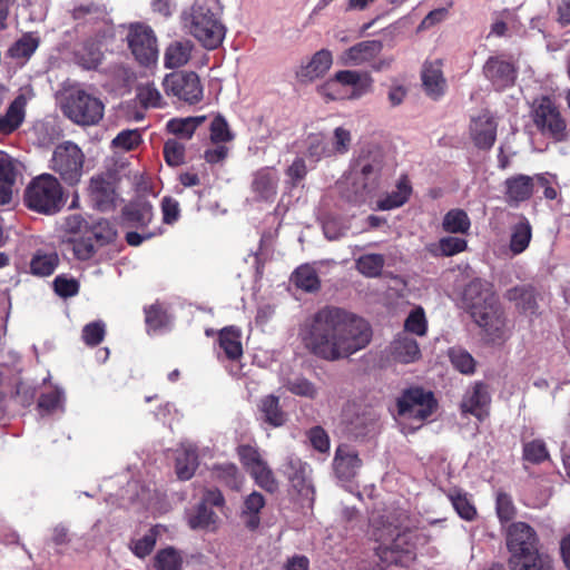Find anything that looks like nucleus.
I'll list each match as a JSON object with an SVG mask.
<instances>
[{
  "label": "nucleus",
  "instance_id": "28",
  "mask_svg": "<svg viewBox=\"0 0 570 570\" xmlns=\"http://www.w3.org/2000/svg\"><path fill=\"white\" fill-rule=\"evenodd\" d=\"M505 198L509 204L518 205L533 194V179L527 175H515L505 180Z\"/></svg>",
  "mask_w": 570,
  "mask_h": 570
},
{
  "label": "nucleus",
  "instance_id": "17",
  "mask_svg": "<svg viewBox=\"0 0 570 570\" xmlns=\"http://www.w3.org/2000/svg\"><path fill=\"white\" fill-rule=\"evenodd\" d=\"M336 85L352 87L351 98L357 99L372 91L373 78L368 72L340 70L326 82V87L330 89Z\"/></svg>",
  "mask_w": 570,
  "mask_h": 570
},
{
  "label": "nucleus",
  "instance_id": "27",
  "mask_svg": "<svg viewBox=\"0 0 570 570\" xmlns=\"http://www.w3.org/2000/svg\"><path fill=\"white\" fill-rule=\"evenodd\" d=\"M504 297L513 302L520 313L532 315L538 309L537 294L532 285H517L508 289Z\"/></svg>",
  "mask_w": 570,
  "mask_h": 570
},
{
  "label": "nucleus",
  "instance_id": "25",
  "mask_svg": "<svg viewBox=\"0 0 570 570\" xmlns=\"http://www.w3.org/2000/svg\"><path fill=\"white\" fill-rule=\"evenodd\" d=\"M391 355L396 362L409 364L421 357V351L416 340L403 332L399 333L392 341Z\"/></svg>",
  "mask_w": 570,
  "mask_h": 570
},
{
  "label": "nucleus",
  "instance_id": "4",
  "mask_svg": "<svg viewBox=\"0 0 570 570\" xmlns=\"http://www.w3.org/2000/svg\"><path fill=\"white\" fill-rule=\"evenodd\" d=\"M222 11L219 0H196L181 14L184 27L208 50L218 48L225 38L226 28L219 19Z\"/></svg>",
  "mask_w": 570,
  "mask_h": 570
},
{
  "label": "nucleus",
  "instance_id": "1",
  "mask_svg": "<svg viewBox=\"0 0 570 570\" xmlns=\"http://www.w3.org/2000/svg\"><path fill=\"white\" fill-rule=\"evenodd\" d=\"M298 336L311 355L337 362L364 350L372 341L373 331L357 314L327 305L303 321Z\"/></svg>",
  "mask_w": 570,
  "mask_h": 570
},
{
  "label": "nucleus",
  "instance_id": "52",
  "mask_svg": "<svg viewBox=\"0 0 570 570\" xmlns=\"http://www.w3.org/2000/svg\"><path fill=\"white\" fill-rule=\"evenodd\" d=\"M163 154L168 166L177 167L185 163L186 148L177 139H168L164 144Z\"/></svg>",
  "mask_w": 570,
  "mask_h": 570
},
{
  "label": "nucleus",
  "instance_id": "51",
  "mask_svg": "<svg viewBox=\"0 0 570 570\" xmlns=\"http://www.w3.org/2000/svg\"><path fill=\"white\" fill-rule=\"evenodd\" d=\"M87 234L92 237L99 246L110 244L115 240L117 232L114 225L107 219H100L94 224Z\"/></svg>",
  "mask_w": 570,
  "mask_h": 570
},
{
  "label": "nucleus",
  "instance_id": "35",
  "mask_svg": "<svg viewBox=\"0 0 570 570\" xmlns=\"http://www.w3.org/2000/svg\"><path fill=\"white\" fill-rule=\"evenodd\" d=\"M446 497L460 518L465 521H473L476 518V508L470 500L466 492L454 488L446 493Z\"/></svg>",
  "mask_w": 570,
  "mask_h": 570
},
{
  "label": "nucleus",
  "instance_id": "7",
  "mask_svg": "<svg viewBox=\"0 0 570 570\" xmlns=\"http://www.w3.org/2000/svg\"><path fill=\"white\" fill-rule=\"evenodd\" d=\"M531 118L535 128L543 137L554 142H562L568 139L567 120L550 97L542 96L533 101Z\"/></svg>",
  "mask_w": 570,
  "mask_h": 570
},
{
  "label": "nucleus",
  "instance_id": "9",
  "mask_svg": "<svg viewBox=\"0 0 570 570\" xmlns=\"http://www.w3.org/2000/svg\"><path fill=\"white\" fill-rule=\"evenodd\" d=\"M412 531L397 532L387 541L379 542L375 554L380 559L381 570L395 564L409 567L416 558V542Z\"/></svg>",
  "mask_w": 570,
  "mask_h": 570
},
{
  "label": "nucleus",
  "instance_id": "46",
  "mask_svg": "<svg viewBox=\"0 0 570 570\" xmlns=\"http://www.w3.org/2000/svg\"><path fill=\"white\" fill-rule=\"evenodd\" d=\"M248 473L254 479L255 483L266 492L275 493L278 490V482L265 461Z\"/></svg>",
  "mask_w": 570,
  "mask_h": 570
},
{
  "label": "nucleus",
  "instance_id": "10",
  "mask_svg": "<svg viewBox=\"0 0 570 570\" xmlns=\"http://www.w3.org/2000/svg\"><path fill=\"white\" fill-rule=\"evenodd\" d=\"M436 406L433 393L425 392L422 387L406 389L396 399L397 415L417 421V428L433 414Z\"/></svg>",
  "mask_w": 570,
  "mask_h": 570
},
{
  "label": "nucleus",
  "instance_id": "62",
  "mask_svg": "<svg viewBox=\"0 0 570 570\" xmlns=\"http://www.w3.org/2000/svg\"><path fill=\"white\" fill-rule=\"evenodd\" d=\"M287 390L298 396L315 399L317 390L315 385L305 377H296L287 383Z\"/></svg>",
  "mask_w": 570,
  "mask_h": 570
},
{
  "label": "nucleus",
  "instance_id": "21",
  "mask_svg": "<svg viewBox=\"0 0 570 570\" xmlns=\"http://www.w3.org/2000/svg\"><path fill=\"white\" fill-rule=\"evenodd\" d=\"M421 78L424 91L432 99L438 100L445 94L448 86L440 59L426 61L423 65Z\"/></svg>",
  "mask_w": 570,
  "mask_h": 570
},
{
  "label": "nucleus",
  "instance_id": "64",
  "mask_svg": "<svg viewBox=\"0 0 570 570\" xmlns=\"http://www.w3.org/2000/svg\"><path fill=\"white\" fill-rule=\"evenodd\" d=\"M137 99L145 108H156L161 106V95L158 89L151 85L138 88Z\"/></svg>",
  "mask_w": 570,
  "mask_h": 570
},
{
  "label": "nucleus",
  "instance_id": "36",
  "mask_svg": "<svg viewBox=\"0 0 570 570\" xmlns=\"http://www.w3.org/2000/svg\"><path fill=\"white\" fill-rule=\"evenodd\" d=\"M412 193V187L406 178L401 179L396 189L387 194L385 197L379 199L377 207L381 210H390L404 205Z\"/></svg>",
  "mask_w": 570,
  "mask_h": 570
},
{
  "label": "nucleus",
  "instance_id": "37",
  "mask_svg": "<svg viewBox=\"0 0 570 570\" xmlns=\"http://www.w3.org/2000/svg\"><path fill=\"white\" fill-rule=\"evenodd\" d=\"M204 120L205 117L173 118L167 122L166 129L169 134L188 140Z\"/></svg>",
  "mask_w": 570,
  "mask_h": 570
},
{
  "label": "nucleus",
  "instance_id": "60",
  "mask_svg": "<svg viewBox=\"0 0 570 570\" xmlns=\"http://www.w3.org/2000/svg\"><path fill=\"white\" fill-rule=\"evenodd\" d=\"M298 468L293 473H288V481L291 488L297 492L298 495L307 497L312 491L311 484L305 476V466L301 461L297 462Z\"/></svg>",
  "mask_w": 570,
  "mask_h": 570
},
{
  "label": "nucleus",
  "instance_id": "34",
  "mask_svg": "<svg viewBox=\"0 0 570 570\" xmlns=\"http://www.w3.org/2000/svg\"><path fill=\"white\" fill-rule=\"evenodd\" d=\"M125 220L134 227L145 228L153 219V206L145 203L131 204L122 212Z\"/></svg>",
  "mask_w": 570,
  "mask_h": 570
},
{
  "label": "nucleus",
  "instance_id": "3",
  "mask_svg": "<svg viewBox=\"0 0 570 570\" xmlns=\"http://www.w3.org/2000/svg\"><path fill=\"white\" fill-rule=\"evenodd\" d=\"M507 548L511 570H553L551 558L539 551V537L525 522H514L508 528Z\"/></svg>",
  "mask_w": 570,
  "mask_h": 570
},
{
  "label": "nucleus",
  "instance_id": "5",
  "mask_svg": "<svg viewBox=\"0 0 570 570\" xmlns=\"http://www.w3.org/2000/svg\"><path fill=\"white\" fill-rule=\"evenodd\" d=\"M26 206L39 214L52 215L63 206V189L51 174H41L31 179L24 190Z\"/></svg>",
  "mask_w": 570,
  "mask_h": 570
},
{
  "label": "nucleus",
  "instance_id": "20",
  "mask_svg": "<svg viewBox=\"0 0 570 570\" xmlns=\"http://www.w3.org/2000/svg\"><path fill=\"white\" fill-rule=\"evenodd\" d=\"M277 170L273 167H263L253 174L252 191L258 200L273 202L278 186Z\"/></svg>",
  "mask_w": 570,
  "mask_h": 570
},
{
  "label": "nucleus",
  "instance_id": "40",
  "mask_svg": "<svg viewBox=\"0 0 570 570\" xmlns=\"http://www.w3.org/2000/svg\"><path fill=\"white\" fill-rule=\"evenodd\" d=\"M198 455L195 450H184L176 456L175 470L181 481L190 480L198 468Z\"/></svg>",
  "mask_w": 570,
  "mask_h": 570
},
{
  "label": "nucleus",
  "instance_id": "32",
  "mask_svg": "<svg viewBox=\"0 0 570 570\" xmlns=\"http://www.w3.org/2000/svg\"><path fill=\"white\" fill-rule=\"evenodd\" d=\"M242 333L236 326H226L218 333V343L228 360L235 361L243 355Z\"/></svg>",
  "mask_w": 570,
  "mask_h": 570
},
{
  "label": "nucleus",
  "instance_id": "41",
  "mask_svg": "<svg viewBox=\"0 0 570 570\" xmlns=\"http://www.w3.org/2000/svg\"><path fill=\"white\" fill-rule=\"evenodd\" d=\"M58 264L59 256L57 253H45L38 250L30 262V271L37 276H49L55 272Z\"/></svg>",
  "mask_w": 570,
  "mask_h": 570
},
{
  "label": "nucleus",
  "instance_id": "31",
  "mask_svg": "<svg viewBox=\"0 0 570 570\" xmlns=\"http://www.w3.org/2000/svg\"><path fill=\"white\" fill-rule=\"evenodd\" d=\"M531 239L532 226L527 217L521 216L511 227L509 249L513 255H520L529 247Z\"/></svg>",
  "mask_w": 570,
  "mask_h": 570
},
{
  "label": "nucleus",
  "instance_id": "19",
  "mask_svg": "<svg viewBox=\"0 0 570 570\" xmlns=\"http://www.w3.org/2000/svg\"><path fill=\"white\" fill-rule=\"evenodd\" d=\"M490 402L491 397L487 384L476 382L472 390L464 395L461 410L463 413H469L482 421L489 414L488 406Z\"/></svg>",
  "mask_w": 570,
  "mask_h": 570
},
{
  "label": "nucleus",
  "instance_id": "48",
  "mask_svg": "<svg viewBox=\"0 0 570 570\" xmlns=\"http://www.w3.org/2000/svg\"><path fill=\"white\" fill-rule=\"evenodd\" d=\"M63 402V391L59 387H53L49 392L41 393L38 400V410L42 414H50L57 410H62Z\"/></svg>",
  "mask_w": 570,
  "mask_h": 570
},
{
  "label": "nucleus",
  "instance_id": "12",
  "mask_svg": "<svg viewBox=\"0 0 570 570\" xmlns=\"http://www.w3.org/2000/svg\"><path fill=\"white\" fill-rule=\"evenodd\" d=\"M127 43L139 65L148 67L157 61V38L150 27L142 23L131 24L127 33Z\"/></svg>",
  "mask_w": 570,
  "mask_h": 570
},
{
  "label": "nucleus",
  "instance_id": "44",
  "mask_svg": "<svg viewBox=\"0 0 570 570\" xmlns=\"http://www.w3.org/2000/svg\"><path fill=\"white\" fill-rule=\"evenodd\" d=\"M18 97L9 106L6 116L0 117V132L9 134L16 130L23 121V101Z\"/></svg>",
  "mask_w": 570,
  "mask_h": 570
},
{
  "label": "nucleus",
  "instance_id": "22",
  "mask_svg": "<svg viewBox=\"0 0 570 570\" xmlns=\"http://www.w3.org/2000/svg\"><path fill=\"white\" fill-rule=\"evenodd\" d=\"M383 49L379 40H364L346 49L340 57L344 66H360L374 59Z\"/></svg>",
  "mask_w": 570,
  "mask_h": 570
},
{
  "label": "nucleus",
  "instance_id": "59",
  "mask_svg": "<svg viewBox=\"0 0 570 570\" xmlns=\"http://www.w3.org/2000/svg\"><path fill=\"white\" fill-rule=\"evenodd\" d=\"M450 360L453 366L463 374H472L475 370V361L466 351L452 350Z\"/></svg>",
  "mask_w": 570,
  "mask_h": 570
},
{
  "label": "nucleus",
  "instance_id": "13",
  "mask_svg": "<svg viewBox=\"0 0 570 570\" xmlns=\"http://www.w3.org/2000/svg\"><path fill=\"white\" fill-rule=\"evenodd\" d=\"M163 85L168 96L177 97L189 105L198 104L203 99V86L194 71L169 73L165 77Z\"/></svg>",
  "mask_w": 570,
  "mask_h": 570
},
{
  "label": "nucleus",
  "instance_id": "42",
  "mask_svg": "<svg viewBox=\"0 0 570 570\" xmlns=\"http://www.w3.org/2000/svg\"><path fill=\"white\" fill-rule=\"evenodd\" d=\"M442 227L450 234H466L471 227V220L463 209L455 208L444 215Z\"/></svg>",
  "mask_w": 570,
  "mask_h": 570
},
{
  "label": "nucleus",
  "instance_id": "63",
  "mask_svg": "<svg viewBox=\"0 0 570 570\" xmlns=\"http://www.w3.org/2000/svg\"><path fill=\"white\" fill-rule=\"evenodd\" d=\"M53 289L60 297H72L79 292V283L75 278H67L63 275H59L53 281Z\"/></svg>",
  "mask_w": 570,
  "mask_h": 570
},
{
  "label": "nucleus",
  "instance_id": "58",
  "mask_svg": "<svg viewBox=\"0 0 570 570\" xmlns=\"http://www.w3.org/2000/svg\"><path fill=\"white\" fill-rule=\"evenodd\" d=\"M141 142V136L138 129H126L120 131L114 139L112 146L124 150H134Z\"/></svg>",
  "mask_w": 570,
  "mask_h": 570
},
{
  "label": "nucleus",
  "instance_id": "2",
  "mask_svg": "<svg viewBox=\"0 0 570 570\" xmlns=\"http://www.w3.org/2000/svg\"><path fill=\"white\" fill-rule=\"evenodd\" d=\"M462 301L473 321L493 340L505 336V316L493 284L474 278L465 287Z\"/></svg>",
  "mask_w": 570,
  "mask_h": 570
},
{
  "label": "nucleus",
  "instance_id": "33",
  "mask_svg": "<svg viewBox=\"0 0 570 570\" xmlns=\"http://www.w3.org/2000/svg\"><path fill=\"white\" fill-rule=\"evenodd\" d=\"M16 178L17 171L12 160L8 157H0V205L11 202Z\"/></svg>",
  "mask_w": 570,
  "mask_h": 570
},
{
  "label": "nucleus",
  "instance_id": "29",
  "mask_svg": "<svg viewBox=\"0 0 570 570\" xmlns=\"http://www.w3.org/2000/svg\"><path fill=\"white\" fill-rule=\"evenodd\" d=\"M258 411L261 419L273 428L283 426L287 421V414L279 404V397L269 394L259 400Z\"/></svg>",
  "mask_w": 570,
  "mask_h": 570
},
{
  "label": "nucleus",
  "instance_id": "39",
  "mask_svg": "<svg viewBox=\"0 0 570 570\" xmlns=\"http://www.w3.org/2000/svg\"><path fill=\"white\" fill-rule=\"evenodd\" d=\"M183 562L181 552L171 546L158 550L154 557L156 570H183Z\"/></svg>",
  "mask_w": 570,
  "mask_h": 570
},
{
  "label": "nucleus",
  "instance_id": "38",
  "mask_svg": "<svg viewBox=\"0 0 570 570\" xmlns=\"http://www.w3.org/2000/svg\"><path fill=\"white\" fill-rule=\"evenodd\" d=\"M213 478L232 490H239L243 476L234 463L215 464L212 469Z\"/></svg>",
  "mask_w": 570,
  "mask_h": 570
},
{
  "label": "nucleus",
  "instance_id": "24",
  "mask_svg": "<svg viewBox=\"0 0 570 570\" xmlns=\"http://www.w3.org/2000/svg\"><path fill=\"white\" fill-rule=\"evenodd\" d=\"M89 195L95 207L108 212L116 206V191L110 181L101 176L92 177L89 185Z\"/></svg>",
  "mask_w": 570,
  "mask_h": 570
},
{
  "label": "nucleus",
  "instance_id": "50",
  "mask_svg": "<svg viewBox=\"0 0 570 570\" xmlns=\"http://www.w3.org/2000/svg\"><path fill=\"white\" fill-rule=\"evenodd\" d=\"M158 534L159 532L156 527L150 528L142 538L132 540L130 542L129 548L131 552L137 558L145 559L153 552L157 542Z\"/></svg>",
  "mask_w": 570,
  "mask_h": 570
},
{
  "label": "nucleus",
  "instance_id": "54",
  "mask_svg": "<svg viewBox=\"0 0 570 570\" xmlns=\"http://www.w3.org/2000/svg\"><path fill=\"white\" fill-rule=\"evenodd\" d=\"M210 140L214 144L228 142L234 139L228 122L222 115H217L210 124Z\"/></svg>",
  "mask_w": 570,
  "mask_h": 570
},
{
  "label": "nucleus",
  "instance_id": "43",
  "mask_svg": "<svg viewBox=\"0 0 570 570\" xmlns=\"http://www.w3.org/2000/svg\"><path fill=\"white\" fill-rule=\"evenodd\" d=\"M385 265L382 254H365L355 261L356 269L365 277H380Z\"/></svg>",
  "mask_w": 570,
  "mask_h": 570
},
{
  "label": "nucleus",
  "instance_id": "47",
  "mask_svg": "<svg viewBox=\"0 0 570 570\" xmlns=\"http://www.w3.org/2000/svg\"><path fill=\"white\" fill-rule=\"evenodd\" d=\"M522 459L532 464H541L549 460L550 455L544 441L535 439L523 443Z\"/></svg>",
  "mask_w": 570,
  "mask_h": 570
},
{
  "label": "nucleus",
  "instance_id": "49",
  "mask_svg": "<svg viewBox=\"0 0 570 570\" xmlns=\"http://www.w3.org/2000/svg\"><path fill=\"white\" fill-rule=\"evenodd\" d=\"M67 245L70 247L73 256L79 261H88L96 253L92 237L87 233L86 236L68 238Z\"/></svg>",
  "mask_w": 570,
  "mask_h": 570
},
{
  "label": "nucleus",
  "instance_id": "16",
  "mask_svg": "<svg viewBox=\"0 0 570 570\" xmlns=\"http://www.w3.org/2000/svg\"><path fill=\"white\" fill-rule=\"evenodd\" d=\"M498 124L493 116L484 110L470 125V136L474 146L479 149L489 150L497 140Z\"/></svg>",
  "mask_w": 570,
  "mask_h": 570
},
{
  "label": "nucleus",
  "instance_id": "56",
  "mask_svg": "<svg viewBox=\"0 0 570 570\" xmlns=\"http://www.w3.org/2000/svg\"><path fill=\"white\" fill-rule=\"evenodd\" d=\"M495 510L502 523L511 521L517 514L511 495L502 491H499L497 494Z\"/></svg>",
  "mask_w": 570,
  "mask_h": 570
},
{
  "label": "nucleus",
  "instance_id": "15",
  "mask_svg": "<svg viewBox=\"0 0 570 570\" xmlns=\"http://www.w3.org/2000/svg\"><path fill=\"white\" fill-rule=\"evenodd\" d=\"M482 72L497 91H503L514 86L518 77L514 63L501 56L489 57L483 65Z\"/></svg>",
  "mask_w": 570,
  "mask_h": 570
},
{
  "label": "nucleus",
  "instance_id": "6",
  "mask_svg": "<svg viewBox=\"0 0 570 570\" xmlns=\"http://www.w3.org/2000/svg\"><path fill=\"white\" fill-rule=\"evenodd\" d=\"M61 110L73 124L92 126L102 119L105 106L96 96L75 87L66 92Z\"/></svg>",
  "mask_w": 570,
  "mask_h": 570
},
{
  "label": "nucleus",
  "instance_id": "14",
  "mask_svg": "<svg viewBox=\"0 0 570 570\" xmlns=\"http://www.w3.org/2000/svg\"><path fill=\"white\" fill-rule=\"evenodd\" d=\"M373 538L376 542L387 541L397 532L411 531L410 512L403 508L387 510L373 523Z\"/></svg>",
  "mask_w": 570,
  "mask_h": 570
},
{
  "label": "nucleus",
  "instance_id": "53",
  "mask_svg": "<svg viewBox=\"0 0 570 570\" xmlns=\"http://www.w3.org/2000/svg\"><path fill=\"white\" fill-rule=\"evenodd\" d=\"M168 314L159 304L145 307V322L150 331H158L168 323Z\"/></svg>",
  "mask_w": 570,
  "mask_h": 570
},
{
  "label": "nucleus",
  "instance_id": "8",
  "mask_svg": "<svg viewBox=\"0 0 570 570\" xmlns=\"http://www.w3.org/2000/svg\"><path fill=\"white\" fill-rule=\"evenodd\" d=\"M85 159V154L77 144L63 141L55 147L50 168L67 186L73 187L81 180Z\"/></svg>",
  "mask_w": 570,
  "mask_h": 570
},
{
  "label": "nucleus",
  "instance_id": "26",
  "mask_svg": "<svg viewBox=\"0 0 570 570\" xmlns=\"http://www.w3.org/2000/svg\"><path fill=\"white\" fill-rule=\"evenodd\" d=\"M266 500L264 495L257 491L248 494L243 503L240 519L249 531H256L261 525V511L265 507Z\"/></svg>",
  "mask_w": 570,
  "mask_h": 570
},
{
  "label": "nucleus",
  "instance_id": "55",
  "mask_svg": "<svg viewBox=\"0 0 570 570\" xmlns=\"http://www.w3.org/2000/svg\"><path fill=\"white\" fill-rule=\"evenodd\" d=\"M404 330L405 332H410L419 336L426 334L428 322L422 307H416L415 309L411 311L404 322Z\"/></svg>",
  "mask_w": 570,
  "mask_h": 570
},
{
  "label": "nucleus",
  "instance_id": "23",
  "mask_svg": "<svg viewBox=\"0 0 570 570\" xmlns=\"http://www.w3.org/2000/svg\"><path fill=\"white\" fill-rule=\"evenodd\" d=\"M332 63V52L328 49H321L312 56L307 63L297 69L296 77L301 81H314L323 77L330 70Z\"/></svg>",
  "mask_w": 570,
  "mask_h": 570
},
{
  "label": "nucleus",
  "instance_id": "45",
  "mask_svg": "<svg viewBox=\"0 0 570 570\" xmlns=\"http://www.w3.org/2000/svg\"><path fill=\"white\" fill-rule=\"evenodd\" d=\"M292 281L297 288L305 292H315L321 286L316 271L308 265L297 267L292 276Z\"/></svg>",
  "mask_w": 570,
  "mask_h": 570
},
{
  "label": "nucleus",
  "instance_id": "30",
  "mask_svg": "<svg viewBox=\"0 0 570 570\" xmlns=\"http://www.w3.org/2000/svg\"><path fill=\"white\" fill-rule=\"evenodd\" d=\"M193 43L189 40L173 41L165 50L164 66L168 69H176L185 66L191 56Z\"/></svg>",
  "mask_w": 570,
  "mask_h": 570
},
{
  "label": "nucleus",
  "instance_id": "11",
  "mask_svg": "<svg viewBox=\"0 0 570 570\" xmlns=\"http://www.w3.org/2000/svg\"><path fill=\"white\" fill-rule=\"evenodd\" d=\"M226 501L220 490L217 488H206L200 501L194 510L188 513L187 523L193 530H205L214 532L218 528L219 517L213 510L217 508L223 510Z\"/></svg>",
  "mask_w": 570,
  "mask_h": 570
},
{
  "label": "nucleus",
  "instance_id": "18",
  "mask_svg": "<svg viewBox=\"0 0 570 570\" xmlns=\"http://www.w3.org/2000/svg\"><path fill=\"white\" fill-rule=\"evenodd\" d=\"M362 466L357 451L347 444H340L335 450L333 468L340 480L351 481Z\"/></svg>",
  "mask_w": 570,
  "mask_h": 570
},
{
  "label": "nucleus",
  "instance_id": "61",
  "mask_svg": "<svg viewBox=\"0 0 570 570\" xmlns=\"http://www.w3.org/2000/svg\"><path fill=\"white\" fill-rule=\"evenodd\" d=\"M105 334V324L102 322H91L85 325L82 340L88 346H97L104 341Z\"/></svg>",
  "mask_w": 570,
  "mask_h": 570
},
{
  "label": "nucleus",
  "instance_id": "57",
  "mask_svg": "<svg viewBox=\"0 0 570 570\" xmlns=\"http://www.w3.org/2000/svg\"><path fill=\"white\" fill-rule=\"evenodd\" d=\"M77 57L83 68L96 69L101 63L104 55L95 43H85Z\"/></svg>",
  "mask_w": 570,
  "mask_h": 570
}]
</instances>
